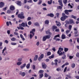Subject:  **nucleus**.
Instances as JSON below:
<instances>
[{"mask_svg": "<svg viewBox=\"0 0 79 79\" xmlns=\"http://www.w3.org/2000/svg\"><path fill=\"white\" fill-rule=\"evenodd\" d=\"M62 16L60 18V20L62 21H64L66 20V19L68 18V16L65 15V14L64 13L62 14Z\"/></svg>", "mask_w": 79, "mask_h": 79, "instance_id": "obj_1", "label": "nucleus"}, {"mask_svg": "<svg viewBox=\"0 0 79 79\" xmlns=\"http://www.w3.org/2000/svg\"><path fill=\"white\" fill-rule=\"evenodd\" d=\"M51 37L50 35H46L43 37V40L44 42L47 39H49Z\"/></svg>", "mask_w": 79, "mask_h": 79, "instance_id": "obj_2", "label": "nucleus"}, {"mask_svg": "<svg viewBox=\"0 0 79 79\" xmlns=\"http://www.w3.org/2000/svg\"><path fill=\"white\" fill-rule=\"evenodd\" d=\"M24 15V13L23 12H22L20 14H18V18L20 19H24V18H25V17Z\"/></svg>", "mask_w": 79, "mask_h": 79, "instance_id": "obj_3", "label": "nucleus"}, {"mask_svg": "<svg viewBox=\"0 0 79 79\" xmlns=\"http://www.w3.org/2000/svg\"><path fill=\"white\" fill-rule=\"evenodd\" d=\"M64 11L66 15H69V12H72L73 10H65Z\"/></svg>", "mask_w": 79, "mask_h": 79, "instance_id": "obj_4", "label": "nucleus"}, {"mask_svg": "<svg viewBox=\"0 0 79 79\" xmlns=\"http://www.w3.org/2000/svg\"><path fill=\"white\" fill-rule=\"evenodd\" d=\"M22 27H29L27 26V23H24L23 22L22 23Z\"/></svg>", "mask_w": 79, "mask_h": 79, "instance_id": "obj_5", "label": "nucleus"}, {"mask_svg": "<svg viewBox=\"0 0 79 79\" xmlns=\"http://www.w3.org/2000/svg\"><path fill=\"white\" fill-rule=\"evenodd\" d=\"M10 9L12 11H13V10H15V7L13 5H11L10 6Z\"/></svg>", "mask_w": 79, "mask_h": 79, "instance_id": "obj_6", "label": "nucleus"}, {"mask_svg": "<svg viewBox=\"0 0 79 79\" xmlns=\"http://www.w3.org/2000/svg\"><path fill=\"white\" fill-rule=\"evenodd\" d=\"M42 66L43 68H44V69H46L47 68V65L44 63H42Z\"/></svg>", "mask_w": 79, "mask_h": 79, "instance_id": "obj_7", "label": "nucleus"}, {"mask_svg": "<svg viewBox=\"0 0 79 79\" xmlns=\"http://www.w3.org/2000/svg\"><path fill=\"white\" fill-rule=\"evenodd\" d=\"M34 32H35V29H33L32 31H31L30 32V34H33V35H34L35 33Z\"/></svg>", "mask_w": 79, "mask_h": 79, "instance_id": "obj_8", "label": "nucleus"}, {"mask_svg": "<svg viewBox=\"0 0 79 79\" xmlns=\"http://www.w3.org/2000/svg\"><path fill=\"white\" fill-rule=\"evenodd\" d=\"M56 26L58 27L61 26V23L59 22H58L57 21H56Z\"/></svg>", "mask_w": 79, "mask_h": 79, "instance_id": "obj_9", "label": "nucleus"}, {"mask_svg": "<svg viewBox=\"0 0 79 79\" xmlns=\"http://www.w3.org/2000/svg\"><path fill=\"white\" fill-rule=\"evenodd\" d=\"M47 16H50L51 18H53L54 17V15L53 14L50 13L47 15Z\"/></svg>", "mask_w": 79, "mask_h": 79, "instance_id": "obj_10", "label": "nucleus"}, {"mask_svg": "<svg viewBox=\"0 0 79 79\" xmlns=\"http://www.w3.org/2000/svg\"><path fill=\"white\" fill-rule=\"evenodd\" d=\"M20 75H21L23 77H24L26 75V73L24 72L22 73V72H21L20 73H19Z\"/></svg>", "mask_w": 79, "mask_h": 79, "instance_id": "obj_11", "label": "nucleus"}, {"mask_svg": "<svg viewBox=\"0 0 79 79\" xmlns=\"http://www.w3.org/2000/svg\"><path fill=\"white\" fill-rule=\"evenodd\" d=\"M46 34H49V35H51L52 34V33L50 32L49 30H48V31H46Z\"/></svg>", "mask_w": 79, "mask_h": 79, "instance_id": "obj_12", "label": "nucleus"}, {"mask_svg": "<svg viewBox=\"0 0 79 79\" xmlns=\"http://www.w3.org/2000/svg\"><path fill=\"white\" fill-rule=\"evenodd\" d=\"M17 4L19 6H21V2L20 1H17Z\"/></svg>", "mask_w": 79, "mask_h": 79, "instance_id": "obj_13", "label": "nucleus"}, {"mask_svg": "<svg viewBox=\"0 0 79 79\" xmlns=\"http://www.w3.org/2000/svg\"><path fill=\"white\" fill-rule=\"evenodd\" d=\"M26 63H25L20 66V68L22 69H23V68H24V67H26Z\"/></svg>", "mask_w": 79, "mask_h": 79, "instance_id": "obj_14", "label": "nucleus"}, {"mask_svg": "<svg viewBox=\"0 0 79 79\" xmlns=\"http://www.w3.org/2000/svg\"><path fill=\"white\" fill-rule=\"evenodd\" d=\"M58 2L59 3V4L60 6H63V3H62V0H59Z\"/></svg>", "mask_w": 79, "mask_h": 79, "instance_id": "obj_15", "label": "nucleus"}, {"mask_svg": "<svg viewBox=\"0 0 79 79\" xmlns=\"http://www.w3.org/2000/svg\"><path fill=\"white\" fill-rule=\"evenodd\" d=\"M63 50V48H59V50L58 51V53H60V52H61V51Z\"/></svg>", "mask_w": 79, "mask_h": 79, "instance_id": "obj_16", "label": "nucleus"}, {"mask_svg": "<svg viewBox=\"0 0 79 79\" xmlns=\"http://www.w3.org/2000/svg\"><path fill=\"white\" fill-rule=\"evenodd\" d=\"M4 5H5V3L4 2H1L0 3V8H2V7H3Z\"/></svg>", "mask_w": 79, "mask_h": 79, "instance_id": "obj_17", "label": "nucleus"}, {"mask_svg": "<svg viewBox=\"0 0 79 79\" xmlns=\"http://www.w3.org/2000/svg\"><path fill=\"white\" fill-rule=\"evenodd\" d=\"M17 28L19 30L21 29V30H24V28L21 26H19V27H17Z\"/></svg>", "mask_w": 79, "mask_h": 79, "instance_id": "obj_18", "label": "nucleus"}, {"mask_svg": "<svg viewBox=\"0 0 79 79\" xmlns=\"http://www.w3.org/2000/svg\"><path fill=\"white\" fill-rule=\"evenodd\" d=\"M37 58H38V55H35L34 58V61H37Z\"/></svg>", "mask_w": 79, "mask_h": 79, "instance_id": "obj_19", "label": "nucleus"}, {"mask_svg": "<svg viewBox=\"0 0 79 79\" xmlns=\"http://www.w3.org/2000/svg\"><path fill=\"white\" fill-rule=\"evenodd\" d=\"M69 23H70L71 24H74V21L73 19H70L69 20Z\"/></svg>", "mask_w": 79, "mask_h": 79, "instance_id": "obj_20", "label": "nucleus"}, {"mask_svg": "<svg viewBox=\"0 0 79 79\" xmlns=\"http://www.w3.org/2000/svg\"><path fill=\"white\" fill-rule=\"evenodd\" d=\"M62 60H64L66 59V56L64 54L63 56L62 57Z\"/></svg>", "mask_w": 79, "mask_h": 79, "instance_id": "obj_21", "label": "nucleus"}, {"mask_svg": "<svg viewBox=\"0 0 79 79\" xmlns=\"http://www.w3.org/2000/svg\"><path fill=\"white\" fill-rule=\"evenodd\" d=\"M20 37L21 39H22L23 40H25V39L24 38V37H23V35H22L21 34H20Z\"/></svg>", "mask_w": 79, "mask_h": 79, "instance_id": "obj_22", "label": "nucleus"}, {"mask_svg": "<svg viewBox=\"0 0 79 79\" xmlns=\"http://www.w3.org/2000/svg\"><path fill=\"white\" fill-rule=\"evenodd\" d=\"M54 56H55V55H54V54H52L51 56H50L49 57V59H52V58H53Z\"/></svg>", "mask_w": 79, "mask_h": 79, "instance_id": "obj_23", "label": "nucleus"}, {"mask_svg": "<svg viewBox=\"0 0 79 79\" xmlns=\"http://www.w3.org/2000/svg\"><path fill=\"white\" fill-rule=\"evenodd\" d=\"M71 17L72 18H73L75 19H76L77 18V17L74 16L73 15H71Z\"/></svg>", "mask_w": 79, "mask_h": 79, "instance_id": "obj_24", "label": "nucleus"}, {"mask_svg": "<svg viewBox=\"0 0 79 79\" xmlns=\"http://www.w3.org/2000/svg\"><path fill=\"white\" fill-rule=\"evenodd\" d=\"M61 38L62 39H66L65 35L64 34H63L61 36Z\"/></svg>", "mask_w": 79, "mask_h": 79, "instance_id": "obj_25", "label": "nucleus"}, {"mask_svg": "<svg viewBox=\"0 0 79 79\" xmlns=\"http://www.w3.org/2000/svg\"><path fill=\"white\" fill-rule=\"evenodd\" d=\"M44 72V71L42 70H39V73L40 74H42V73H43Z\"/></svg>", "mask_w": 79, "mask_h": 79, "instance_id": "obj_26", "label": "nucleus"}, {"mask_svg": "<svg viewBox=\"0 0 79 79\" xmlns=\"http://www.w3.org/2000/svg\"><path fill=\"white\" fill-rule=\"evenodd\" d=\"M26 68L27 69H29V68H30V64H28L27 65Z\"/></svg>", "mask_w": 79, "mask_h": 79, "instance_id": "obj_27", "label": "nucleus"}, {"mask_svg": "<svg viewBox=\"0 0 79 79\" xmlns=\"http://www.w3.org/2000/svg\"><path fill=\"white\" fill-rule=\"evenodd\" d=\"M2 44H3V43H2V42H0V49H2V48H3V47H2Z\"/></svg>", "mask_w": 79, "mask_h": 79, "instance_id": "obj_28", "label": "nucleus"}, {"mask_svg": "<svg viewBox=\"0 0 79 79\" xmlns=\"http://www.w3.org/2000/svg\"><path fill=\"white\" fill-rule=\"evenodd\" d=\"M40 79H41V78H42V77H43V76H44V74H43V73H41V74H40Z\"/></svg>", "mask_w": 79, "mask_h": 79, "instance_id": "obj_29", "label": "nucleus"}, {"mask_svg": "<svg viewBox=\"0 0 79 79\" xmlns=\"http://www.w3.org/2000/svg\"><path fill=\"white\" fill-rule=\"evenodd\" d=\"M48 3L49 4V5H51V4L52 3V0H50V1H48Z\"/></svg>", "mask_w": 79, "mask_h": 79, "instance_id": "obj_30", "label": "nucleus"}, {"mask_svg": "<svg viewBox=\"0 0 79 79\" xmlns=\"http://www.w3.org/2000/svg\"><path fill=\"white\" fill-rule=\"evenodd\" d=\"M45 24H49V21L48 20H46L45 21Z\"/></svg>", "mask_w": 79, "mask_h": 79, "instance_id": "obj_31", "label": "nucleus"}, {"mask_svg": "<svg viewBox=\"0 0 79 79\" xmlns=\"http://www.w3.org/2000/svg\"><path fill=\"white\" fill-rule=\"evenodd\" d=\"M62 7L63 6H59L58 7L57 6V9H60V10H61V9H62Z\"/></svg>", "mask_w": 79, "mask_h": 79, "instance_id": "obj_32", "label": "nucleus"}, {"mask_svg": "<svg viewBox=\"0 0 79 79\" xmlns=\"http://www.w3.org/2000/svg\"><path fill=\"white\" fill-rule=\"evenodd\" d=\"M72 28V25H69V30H70V31H71V29Z\"/></svg>", "mask_w": 79, "mask_h": 79, "instance_id": "obj_33", "label": "nucleus"}, {"mask_svg": "<svg viewBox=\"0 0 79 79\" xmlns=\"http://www.w3.org/2000/svg\"><path fill=\"white\" fill-rule=\"evenodd\" d=\"M21 64H22V62H18L17 63V65H18V66H19V65H21Z\"/></svg>", "mask_w": 79, "mask_h": 79, "instance_id": "obj_34", "label": "nucleus"}, {"mask_svg": "<svg viewBox=\"0 0 79 79\" xmlns=\"http://www.w3.org/2000/svg\"><path fill=\"white\" fill-rule=\"evenodd\" d=\"M75 64L74 63H73V64H72V68H74V67H75Z\"/></svg>", "mask_w": 79, "mask_h": 79, "instance_id": "obj_35", "label": "nucleus"}, {"mask_svg": "<svg viewBox=\"0 0 79 79\" xmlns=\"http://www.w3.org/2000/svg\"><path fill=\"white\" fill-rule=\"evenodd\" d=\"M58 27L56 26H54L52 27L53 29H57Z\"/></svg>", "mask_w": 79, "mask_h": 79, "instance_id": "obj_36", "label": "nucleus"}, {"mask_svg": "<svg viewBox=\"0 0 79 79\" xmlns=\"http://www.w3.org/2000/svg\"><path fill=\"white\" fill-rule=\"evenodd\" d=\"M40 58H41L42 59L44 58V55L43 54H42L40 56Z\"/></svg>", "mask_w": 79, "mask_h": 79, "instance_id": "obj_37", "label": "nucleus"}, {"mask_svg": "<svg viewBox=\"0 0 79 79\" xmlns=\"http://www.w3.org/2000/svg\"><path fill=\"white\" fill-rule=\"evenodd\" d=\"M64 51L65 52H68V48H64Z\"/></svg>", "mask_w": 79, "mask_h": 79, "instance_id": "obj_38", "label": "nucleus"}, {"mask_svg": "<svg viewBox=\"0 0 79 79\" xmlns=\"http://www.w3.org/2000/svg\"><path fill=\"white\" fill-rule=\"evenodd\" d=\"M51 55V52H47V55L48 56H50Z\"/></svg>", "mask_w": 79, "mask_h": 79, "instance_id": "obj_39", "label": "nucleus"}, {"mask_svg": "<svg viewBox=\"0 0 79 79\" xmlns=\"http://www.w3.org/2000/svg\"><path fill=\"white\" fill-rule=\"evenodd\" d=\"M11 45H16V43H14V42H11Z\"/></svg>", "mask_w": 79, "mask_h": 79, "instance_id": "obj_40", "label": "nucleus"}, {"mask_svg": "<svg viewBox=\"0 0 79 79\" xmlns=\"http://www.w3.org/2000/svg\"><path fill=\"white\" fill-rule=\"evenodd\" d=\"M11 40L12 41H15V40H16V38L15 37H13L11 39Z\"/></svg>", "mask_w": 79, "mask_h": 79, "instance_id": "obj_41", "label": "nucleus"}, {"mask_svg": "<svg viewBox=\"0 0 79 79\" xmlns=\"http://www.w3.org/2000/svg\"><path fill=\"white\" fill-rule=\"evenodd\" d=\"M34 26H39V24L38 23L36 22L34 23Z\"/></svg>", "mask_w": 79, "mask_h": 79, "instance_id": "obj_42", "label": "nucleus"}, {"mask_svg": "<svg viewBox=\"0 0 79 79\" xmlns=\"http://www.w3.org/2000/svg\"><path fill=\"white\" fill-rule=\"evenodd\" d=\"M57 18H59V16L60 15V13H57L56 14Z\"/></svg>", "mask_w": 79, "mask_h": 79, "instance_id": "obj_43", "label": "nucleus"}, {"mask_svg": "<svg viewBox=\"0 0 79 79\" xmlns=\"http://www.w3.org/2000/svg\"><path fill=\"white\" fill-rule=\"evenodd\" d=\"M5 50H6V48L5 47L2 50V53H4V51H5Z\"/></svg>", "mask_w": 79, "mask_h": 79, "instance_id": "obj_44", "label": "nucleus"}, {"mask_svg": "<svg viewBox=\"0 0 79 79\" xmlns=\"http://www.w3.org/2000/svg\"><path fill=\"white\" fill-rule=\"evenodd\" d=\"M7 13H8V14H10V13H11V10H8L7 11Z\"/></svg>", "mask_w": 79, "mask_h": 79, "instance_id": "obj_45", "label": "nucleus"}, {"mask_svg": "<svg viewBox=\"0 0 79 79\" xmlns=\"http://www.w3.org/2000/svg\"><path fill=\"white\" fill-rule=\"evenodd\" d=\"M67 2L68 1H67V0H63V2H64V3H65V4L67 3Z\"/></svg>", "mask_w": 79, "mask_h": 79, "instance_id": "obj_46", "label": "nucleus"}, {"mask_svg": "<svg viewBox=\"0 0 79 79\" xmlns=\"http://www.w3.org/2000/svg\"><path fill=\"white\" fill-rule=\"evenodd\" d=\"M44 76H45V77H48L49 75H48V74H47V73H45L44 74Z\"/></svg>", "mask_w": 79, "mask_h": 79, "instance_id": "obj_47", "label": "nucleus"}, {"mask_svg": "<svg viewBox=\"0 0 79 79\" xmlns=\"http://www.w3.org/2000/svg\"><path fill=\"white\" fill-rule=\"evenodd\" d=\"M34 36V35H33H33H32L31 34H30V39H32V37Z\"/></svg>", "mask_w": 79, "mask_h": 79, "instance_id": "obj_48", "label": "nucleus"}, {"mask_svg": "<svg viewBox=\"0 0 79 79\" xmlns=\"http://www.w3.org/2000/svg\"><path fill=\"white\" fill-rule=\"evenodd\" d=\"M28 25H31L32 24V22L31 21H29L28 22Z\"/></svg>", "mask_w": 79, "mask_h": 79, "instance_id": "obj_49", "label": "nucleus"}, {"mask_svg": "<svg viewBox=\"0 0 79 79\" xmlns=\"http://www.w3.org/2000/svg\"><path fill=\"white\" fill-rule=\"evenodd\" d=\"M55 31L56 32H59L60 31V29H59V28L56 29Z\"/></svg>", "mask_w": 79, "mask_h": 79, "instance_id": "obj_50", "label": "nucleus"}, {"mask_svg": "<svg viewBox=\"0 0 79 79\" xmlns=\"http://www.w3.org/2000/svg\"><path fill=\"white\" fill-rule=\"evenodd\" d=\"M14 35H19V34H18V33L16 32H14Z\"/></svg>", "mask_w": 79, "mask_h": 79, "instance_id": "obj_51", "label": "nucleus"}, {"mask_svg": "<svg viewBox=\"0 0 79 79\" xmlns=\"http://www.w3.org/2000/svg\"><path fill=\"white\" fill-rule=\"evenodd\" d=\"M42 1H41V0H40L39 1V2L38 3V4L40 5L41 4V3H42Z\"/></svg>", "mask_w": 79, "mask_h": 79, "instance_id": "obj_52", "label": "nucleus"}, {"mask_svg": "<svg viewBox=\"0 0 79 79\" xmlns=\"http://www.w3.org/2000/svg\"><path fill=\"white\" fill-rule=\"evenodd\" d=\"M76 56L77 57H78L79 58V52H77L76 53Z\"/></svg>", "mask_w": 79, "mask_h": 79, "instance_id": "obj_53", "label": "nucleus"}, {"mask_svg": "<svg viewBox=\"0 0 79 79\" xmlns=\"http://www.w3.org/2000/svg\"><path fill=\"white\" fill-rule=\"evenodd\" d=\"M66 70H67V67H65V68H64V73H65V72H66Z\"/></svg>", "mask_w": 79, "mask_h": 79, "instance_id": "obj_54", "label": "nucleus"}, {"mask_svg": "<svg viewBox=\"0 0 79 79\" xmlns=\"http://www.w3.org/2000/svg\"><path fill=\"white\" fill-rule=\"evenodd\" d=\"M66 76L68 77L70 79H71V77L70 76V75H66Z\"/></svg>", "mask_w": 79, "mask_h": 79, "instance_id": "obj_55", "label": "nucleus"}, {"mask_svg": "<svg viewBox=\"0 0 79 79\" xmlns=\"http://www.w3.org/2000/svg\"><path fill=\"white\" fill-rule=\"evenodd\" d=\"M52 50L53 51V52H55L56 51V49H55V47H53L52 48Z\"/></svg>", "mask_w": 79, "mask_h": 79, "instance_id": "obj_56", "label": "nucleus"}, {"mask_svg": "<svg viewBox=\"0 0 79 79\" xmlns=\"http://www.w3.org/2000/svg\"><path fill=\"white\" fill-rule=\"evenodd\" d=\"M33 69L34 70L35 69V65H34L32 66Z\"/></svg>", "mask_w": 79, "mask_h": 79, "instance_id": "obj_57", "label": "nucleus"}, {"mask_svg": "<svg viewBox=\"0 0 79 79\" xmlns=\"http://www.w3.org/2000/svg\"><path fill=\"white\" fill-rule=\"evenodd\" d=\"M64 64L65 66H67V65H69V63L68 62H66Z\"/></svg>", "mask_w": 79, "mask_h": 79, "instance_id": "obj_58", "label": "nucleus"}, {"mask_svg": "<svg viewBox=\"0 0 79 79\" xmlns=\"http://www.w3.org/2000/svg\"><path fill=\"white\" fill-rule=\"evenodd\" d=\"M27 2L28 3H32V0H30L27 1Z\"/></svg>", "mask_w": 79, "mask_h": 79, "instance_id": "obj_59", "label": "nucleus"}, {"mask_svg": "<svg viewBox=\"0 0 79 79\" xmlns=\"http://www.w3.org/2000/svg\"><path fill=\"white\" fill-rule=\"evenodd\" d=\"M31 19V18L30 17H28L27 19V20L28 21H30Z\"/></svg>", "mask_w": 79, "mask_h": 79, "instance_id": "obj_60", "label": "nucleus"}, {"mask_svg": "<svg viewBox=\"0 0 79 79\" xmlns=\"http://www.w3.org/2000/svg\"><path fill=\"white\" fill-rule=\"evenodd\" d=\"M5 43H6V44H8L9 41H8L7 40H6L5 41Z\"/></svg>", "mask_w": 79, "mask_h": 79, "instance_id": "obj_61", "label": "nucleus"}, {"mask_svg": "<svg viewBox=\"0 0 79 79\" xmlns=\"http://www.w3.org/2000/svg\"><path fill=\"white\" fill-rule=\"evenodd\" d=\"M75 77L77 79H79V76H77Z\"/></svg>", "mask_w": 79, "mask_h": 79, "instance_id": "obj_62", "label": "nucleus"}, {"mask_svg": "<svg viewBox=\"0 0 79 79\" xmlns=\"http://www.w3.org/2000/svg\"><path fill=\"white\" fill-rule=\"evenodd\" d=\"M40 43L39 42H37L36 43V45L37 46H39V45Z\"/></svg>", "mask_w": 79, "mask_h": 79, "instance_id": "obj_63", "label": "nucleus"}, {"mask_svg": "<svg viewBox=\"0 0 79 79\" xmlns=\"http://www.w3.org/2000/svg\"><path fill=\"white\" fill-rule=\"evenodd\" d=\"M42 58L40 57L38 58V60L39 61H41V60H42Z\"/></svg>", "mask_w": 79, "mask_h": 79, "instance_id": "obj_64", "label": "nucleus"}]
</instances>
